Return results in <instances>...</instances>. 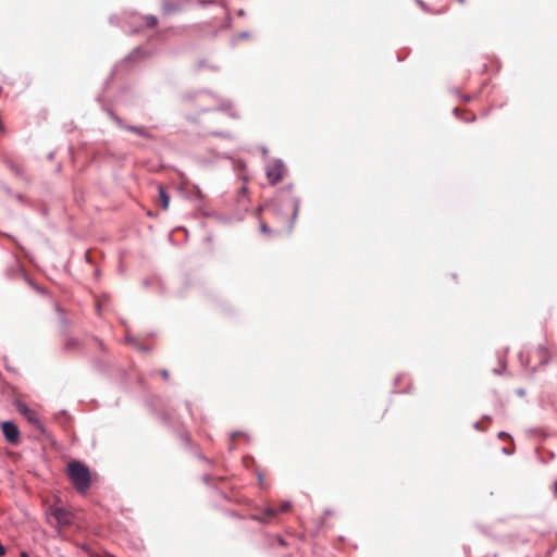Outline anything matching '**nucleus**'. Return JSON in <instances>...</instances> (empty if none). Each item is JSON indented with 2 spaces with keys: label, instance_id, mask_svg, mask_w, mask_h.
I'll use <instances>...</instances> for the list:
<instances>
[{
  "label": "nucleus",
  "instance_id": "nucleus-10",
  "mask_svg": "<svg viewBox=\"0 0 557 557\" xmlns=\"http://www.w3.org/2000/svg\"><path fill=\"white\" fill-rule=\"evenodd\" d=\"M275 508H276L277 515H278L280 512H282V513L288 512L292 508V505L289 502L284 500V502H281L278 507H275Z\"/></svg>",
  "mask_w": 557,
  "mask_h": 557
},
{
  "label": "nucleus",
  "instance_id": "nucleus-6",
  "mask_svg": "<svg viewBox=\"0 0 557 557\" xmlns=\"http://www.w3.org/2000/svg\"><path fill=\"white\" fill-rule=\"evenodd\" d=\"M2 432L8 442H10V443L17 442L18 436H20V431L13 422H11V421L3 422L2 423Z\"/></svg>",
  "mask_w": 557,
  "mask_h": 557
},
{
  "label": "nucleus",
  "instance_id": "nucleus-5",
  "mask_svg": "<svg viewBox=\"0 0 557 557\" xmlns=\"http://www.w3.org/2000/svg\"><path fill=\"white\" fill-rule=\"evenodd\" d=\"M277 517V510L274 506H268L252 516V519L262 523L272 522Z\"/></svg>",
  "mask_w": 557,
  "mask_h": 557
},
{
  "label": "nucleus",
  "instance_id": "nucleus-14",
  "mask_svg": "<svg viewBox=\"0 0 557 557\" xmlns=\"http://www.w3.org/2000/svg\"><path fill=\"white\" fill-rule=\"evenodd\" d=\"M160 374L164 380H168L170 377V373L168 370H161Z\"/></svg>",
  "mask_w": 557,
  "mask_h": 557
},
{
  "label": "nucleus",
  "instance_id": "nucleus-1",
  "mask_svg": "<svg viewBox=\"0 0 557 557\" xmlns=\"http://www.w3.org/2000/svg\"><path fill=\"white\" fill-rule=\"evenodd\" d=\"M95 479L96 475H92L85 465L72 460V485L79 494L85 495Z\"/></svg>",
  "mask_w": 557,
  "mask_h": 557
},
{
  "label": "nucleus",
  "instance_id": "nucleus-3",
  "mask_svg": "<svg viewBox=\"0 0 557 557\" xmlns=\"http://www.w3.org/2000/svg\"><path fill=\"white\" fill-rule=\"evenodd\" d=\"M286 175V168L282 161H272L267 165V178L270 184L280 183Z\"/></svg>",
  "mask_w": 557,
  "mask_h": 557
},
{
  "label": "nucleus",
  "instance_id": "nucleus-12",
  "mask_svg": "<svg viewBox=\"0 0 557 557\" xmlns=\"http://www.w3.org/2000/svg\"><path fill=\"white\" fill-rule=\"evenodd\" d=\"M260 230L263 234H267V235H269L271 233L269 226L264 222L260 223Z\"/></svg>",
  "mask_w": 557,
  "mask_h": 557
},
{
  "label": "nucleus",
  "instance_id": "nucleus-13",
  "mask_svg": "<svg viewBox=\"0 0 557 557\" xmlns=\"http://www.w3.org/2000/svg\"><path fill=\"white\" fill-rule=\"evenodd\" d=\"M193 191L195 193L196 197L198 198H202V191L200 190V188L198 186H193Z\"/></svg>",
  "mask_w": 557,
  "mask_h": 557
},
{
  "label": "nucleus",
  "instance_id": "nucleus-17",
  "mask_svg": "<svg viewBox=\"0 0 557 557\" xmlns=\"http://www.w3.org/2000/svg\"><path fill=\"white\" fill-rule=\"evenodd\" d=\"M505 436L507 437V436H508V434H507V433H504V432H502V433L499 434V437H505Z\"/></svg>",
  "mask_w": 557,
  "mask_h": 557
},
{
  "label": "nucleus",
  "instance_id": "nucleus-2",
  "mask_svg": "<svg viewBox=\"0 0 557 557\" xmlns=\"http://www.w3.org/2000/svg\"><path fill=\"white\" fill-rule=\"evenodd\" d=\"M49 523L57 530L59 536L64 540L67 539V531L70 527V512L63 508H52L49 517Z\"/></svg>",
  "mask_w": 557,
  "mask_h": 557
},
{
  "label": "nucleus",
  "instance_id": "nucleus-4",
  "mask_svg": "<svg viewBox=\"0 0 557 557\" xmlns=\"http://www.w3.org/2000/svg\"><path fill=\"white\" fill-rule=\"evenodd\" d=\"M17 410L23 416V418L35 429L42 430V425L36 410L22 403L17 405Z\"/></svg>",
  "mask_w": 557,
  "mask_h": 557
},
{
  "label": "nucleus",
  "instance_id": "nucleus-9",
  "mask_svg": "<svg viewBox=\"0 0 557 557\" xmlns=\"http://www.w3.org/2000/svg\"><path fill=\"white\" fill-rule=\"evenodd\" d=\"M126 128L133 133H136L143 137H149V133L146 128L144 127H138V126H126Z\"/></svg>",
  "mask_w": 557,
  "mask_h": 557
},
{
  "label": "nucleus",
  "instance_id": "nucleus-16",
  "mask_svg": "<svg viewBox=\"0 0 557 557\" xmlns=\"http://www.w3.org/2000/svg\"><path fill=\"white\" fill-rule=\"evenodd\" d=\"M21 557H29L27 553L23 552L21 553Z\"/></svg>",
  "mask_w": 557,
  "mask_h": 557
},
{
  "label": "nucleus",
  "instance_id": "nucleus-11",
  "mask_svg": "<svg viewBox=\"0 0 557 557\" xmlns=\"http://www.w3.org/2000/svg\"><path fill=\"white\" fill-rule=\"evenodd\" d=\"M145 24H146L147 27L152 28V27L157 26L158 20H157L156 16L149 15V16L145 17Z\"/></svg>",
  "mask_w": 557,
  "mask_h": 557
},
{
  "label": "nucleus",
  "instance_id": "nucleus-8",
  "mask_svg": "<svg viewBox=\"0 0 557 557\" xmlns=\"http://www.w3.org/2000/svg\"><path fill=\"white\" fill-rule=\"evenodd\" d=\"M183 8V4L180 2H172L168 1L163 4V11L168 14L176 13L181 11Z\"/></svg>",
  "mask_w": 557,
  "mask_h": 557
},
{
  "label": "nucleus",
  "instance_id": "nucleus-7",
  "mask_svg": "<svg viewBox=\"0 0 557 557\" xmlns=\"http://www.w3.org/2000/svg\"><path fill=\"white\" fill-rule=\"evenodd\" d=\"M159 190V198L157 200V203L163 209L168 210L170 206V196L165 191L163 186L158 187Z\"/></svg>",
  "mask_w": 557,
  "mask_h": 557
},
{
  "label": "nucleus",
  "instance_id": "nucleus-19",
  "mask_svg": "<svg viewBox=\"0 0 557 557\" xmlns=\"http://www.w3.org/2000/svg\"><path fill=\"white\" fill-rule=\"evenodd\" d=\"M459 3H465L466 0H457Z\"/></svg>",
  "mask_w": 557,
  "mask_h": 557
},
{
  "label": "nucleus",
  "instance_id": "nucleus-15",
  "mask_svg": "<svg viewBox=\"0 0 557 557\" xmlns=\"http://www.w3.org/2000/svg\"><path fill=\"white\" fill-rule=\"evenodd\" d=\"M297 212H298V206H297V203H295V206H294V218H296Z\"/></svg>",
  "mask_w": 557,
  "mask_h": 557
},
{
  "label": "nucleus",
  "instance_id": "nucleus-18",
  "mask_svg": "<svg viewBox=\"0 0 557 557\" xmlns=\"http://www.w3.org/2000/svg\"><path fill=\"white\" fill-rule=\"evenodd\" d=\"M65 470L70 472V463L66 465Z\"/></svg>",
  "mask_w": 557,
  "mask_h": 557
}]
</instances>
